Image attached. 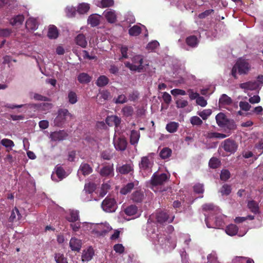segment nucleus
Returning <instances> with one entry per match:
<instances>
[{
    "label": "nucleus",
    "mask_w": 263,
    "mask_h": 263,
    "mask_svg": "<svg viewBox=\"0 0 263 263\" xmlns=\"http://www.w3.org/2000/svg\"><path fill=\"white\" fill-rule=\"evenodd\" d=\"M250 69L251 66L246 60L239 59L232 67L231 74L235 79H237V71L239 74H246L248 73Z\"/></svg>",
    "instance_id": "1"
},
{
    "label": "nucleus",
    "mask_w": 263,
    "mask_h": 263,
    "mask_svg": "<svg viewBox=\"0 0 263 263\" xmlns=\"http://www.w3.org/2000/svg\"><path fill=\"white\" fill-rule=\"evenodd\" d=\"M216 123L220 128L228 129V130H234L236 129V125L233 120L227 118V116L223 112L218 113L215 117Z\"/></svg>",
    "instance_id": "2"
},
{
    "label": "nucleus",
    "mask_w": 263,
    "mask_h": 263,
    "mask_svg": "<svg viewBox=\"0 0 263 263\" xmlns=\"http://www.w3.org/2000/svg\"><path fill=\"white\" fill-rule=\"evenodd\" d=\"M220 147L227 153L228 155L234 154L238 147L237 143L232 138L224 140L221 143Z\"/></svg>",
    "instance_id": "3"
},
{
    "label": "nucleus",
    "mask_w": 263,
    "mask_h": 263,
    "mask_svg": "<svg viewBox=\"0 0 263 263\" xmlns=\"http://www.w3.org/2000/svg\"><path fill=\"white\" fill-rule=\"evenodd\" d=\"M101 207L105 212L112 213L116 211L118 206L114 198L107 196L102 201Z\"/></svg>",
    "instance_id": "4"
},
{
    "label": "nucleus",
    "mask_w": 263,
    "mask_h": 263,
    "mask_svg": "<svg viewBox=\"0 0 263 263\" xmlns=\"http://www.w3.org/2000/svg\"><path fill=\"white\" fill-rule=\"evenodd\" d=\"M168 179V176L165 173L158 174L155 173L152 175L150 180L151 184L152 186L162 185Z\"/></svg>",
    "instance_id": "5"
},
{
    "label": "nucleus",
    "mask_w": 263,
    "mask_h": 263,
    "mask_svg": "<svg viewBox=\"0 0 263 263\" xmlns=\"http://www.w3.org/2000/svg\"><path fill=\"white\" fill-rule=\"evenodd\" d=\"M71 117V114L67 109H60L58 110V115L54 120L55 125L60 126L64 122L66 117Z\"/></svg>",
    "instance_id": "6"
},
{
    "label": "nucleus",
    "mask_w": 263,
    "mask_h": 263,
    "mask_svg": "<svg viewBox=\"0 0 263 263\" xmlns=\"http://www.w3.org/2000/svg\"><path fill=\"white\" fill-rule=\"evenodd\" d=\"M134 60V61H138L139 64L138 65L128 62L126 64V66L131 70L140 72L143 69V66L142 65L143 62V58L139 55L135 57Z\"/></svg>",
    "instance_id": "7"
},
{
    "label": "nucleus",
    "mask_w": 263,
    "mask_h": 263,
    "mask_svg": "<svg viewBox=\"0 0 263 263\" xmlns=\"http://www.w3.org/2000/svg\"><path fill=\"white\" fill-rule=\"evenodd\" d=\"M174 217L170 218L168 214L163 211L157 212L155 215L156 221L160 224H163L166 222L171 223L173 221Z\"/></svg>",
    "instance_id": "8"
},
{
    "label": "nucleus",
    "mask_w": 263,
    "mask_h": 263,
    "mask_svg": "<svg viewBox=\"0 0 263 263\" xmlns=\"http://www.w3.org/2000/svg\"><path fill=\"white\" fill-rule=\"evenodd\" d=\"M67 136L68 135L66 132L63 130H60L59 131L51 133L50 138L52 141H60L64 140Z\"/></svg>",
    "instance_id": "9"
},
{
    "label": "nucleus",
    "mask_w": 263,
    "mask_h": 263,
    "mask_svg": "<svg viewBox=\"0 0 263 263\" xmlns=\"http://www.w3.org/2000/svg\"><path fill=\"white\" fill-rule=\"evenodd\" d=\"M153 163L152 162L148 157L145 156L141 158V161L139 164V167L143 171H150L153 166Z\"/></svg>",
    "instance_id": "10"
},
{
    "label": "nucleus",
    "mask_w": 263,
    "mask_h": 263,
    "mask_svg": "<svg viewBox=\"0 0 263 263\" xmlns=\"http://www.w3.org/2000/svg\"><path fill=\"white\" fill-rule=\"evenodd\" d=\"M99 173L102 177H112L114 175L113 164L103 166L101 168Z\"/></svg>",
    "instance_id": "11"
},
{
    "label": "nucleus",
    "mask_w": 263,
    "mask_h": 263,
    "mask_svg": "<svg viewBox=\"0 0 263 263\" xmlns=\"http://www.w3.org/2000/svg\"><path fill=\"white\" fill-rule=\"evenodd\" d=\"M127 142L124 137H119L114 141V145L117 150L124 151L126 149Z\"/></svg>",
    "instance_id": "12"
},
{
    "label": "nucleus",
    "mask_w": 263,
    "mask_h": 263,
    "mask_svg": "<svg viewBox=\"0 0 263 263\" xmlns=\"http://www.w3.org/2000/svg\"><path fill=\"white\" fill-rule=\"evenodd\" d=\"M103 14L108 22L110 23H114L116 22L117 16L114 10L107 9L104 12Z\"/></svg>",
    "instance_id": "13"
},
{
    "label": "nucleus",
    "mask_w": 263,
    "mask_h": 263,
    "mask_svg": "<svg viewBox=\"0 0 263 263\" xmlns=\"http://www.w3.org/2000/svg\"><path fill=\"white\" fill-rule=\"evenodd\" d=\"M69 246L72 251L79 252L81 250L82 242L80 239L72 237L70 240Z\"/></svg>",
    "instance_id": "14"
},
{
    "label": "nucleus",
    "mask_w": 263,
    "mask_h": 263,
    "mask_svg": "<svg viewBox=\"0 0 263 263\" xmlns=\"http://www.w3.org/2000/svg\"><path fill=\"white\" fill-rule=\"evenodd\" d=\"M116 171L118 173L121 174L125 175L131 172H133V168L130 164H125L121 166H117L116 168Z\"/></svg>",
    "instance_id": "15"
},
{
    "label": "nucleus",
    "mask_w": 263,
    "mask_h": 263,
    "mask_svg": "<svg viewBox=\"0 0 263 263\" xmlns=\"http://www.w3.org/2000/svg\"><path fill=\"white\" fill-rule=\"evenodd\" d=\"M94 255V251L92 248H89L87 250H84L82 255V260L83 261H88L90 260Z\"/></svg>",
    "instance_id": "16"
},
{
    "label": "nucleus",
    "mask_w": 263,
    "mask_h": 263,
    "mask_svg": "<svg viewBox=\"0 0 263 263\" xmlns=\"http://www.w3.org/2000/svg\"><path fill=\"white\" fill-rule=\"evenodd\" d=\"M76 43L82 47V48H85L87 45V42L85 36L82 33L79 34L75 37Z\"/></svg>",
    "instance_id": "17"
},
{
    "label": "nucleus",
    "mask_w": 263,
    "mask_h": 263,
    "mask_svg": "<svg viewBox=\"0 0 263 263\" xmlns=\"http://www.w3.org/2000/svg\"><path fill=\"white\" fill-rule=\"evenodd\" d=\"M47 36L51 39H55L58 37L59 31L55 26L51 25L49 26Z\"/></svg>",
    "instance_id": "18"
},
{
    "label": "nucleus",
    "mask_w": 263,
    "mask_h": 263,
    "mask_svg": "<svg viewBox=\"0 0 263 263\" xmlns=\"http://www.w3.org/2000/svg\"><path fill=\"white\" fill-rule=\"evenodd\" d=\"M100 16L97 14L90 15L87 20L88 24H90L91 27H96L100 24Z\"/></svg>",
    "instance_id": "19"
},
{
    "label": "nucleus",
    "mask_w": 263,
    "mask_h": 263,
    "mask_svg": "<svg viewBox=\"0 0 263 263\" xmlns=\"http://www.w3.org/2000/svg\"><path fill=\"white\" fill-rule=\"evenodd\" d=\"M26 27L29 30H36L38 27L36 20L34 18H28L26 22Z\"/></svg>",
    "instance_id": "20"
},
{
    "label": "nucleus",
    "mask_w": 263,
    "mask_h": 263,
    "mask_svg": "<svg viewBox=\"0 0 263 263\" xmlns=\"http://www.w3.org/2000/svg\"><path fill=\"white\" fill-rule=\"evenodd\" d=\"M254 151L255 153L257 155L255 157V160L258 158V157L260 156L263 153V140H260L254 146Z\"/></svg>",
    "instance_id": "21"
},
{
    "label": "nucleus",
    "mask_w": 263,
    "mask_h": 263,
    "mask_svg": "<svg viewBox=\"0 0 263 263\" xmlns=\"http://www.w3.org/2000/svg\"><path fill=\"white\" fill-rule=\"evenodd\" d=\"M144 195L141 191H136L132 195V199L135 202H141L144 199Z\"/></svg>",
    "instance_id": "22"
},
{
    "label": "nucleus",
    "mask_w": 263,
    "mask_h": 263,
    "mask_svg": "<svg viewBox=\"0 0 263 263\" xmlns=\"http://www.w3.org/2000/svg\"><path fill=\"white\" fill-rule=\"evenodd\" d=\"M140 136V133L138 131L132 130L130 136V143L134 145L137 144L139 141Z\"/></svg>",
    "instance_id": "23"
},
{
    "label": "nucleus",
    "mask_w": 263,
    "mask_h": 263,
    "mask_svg": "<svg viewBox=\"0 0 263 263\" xmlns=\"http://www.w3.org/2000/svg\"><path fill=\"white\" fill-rule=\"evenodd\" d=\"M91 80V77L86 73H81L78 76V81L81 84H87Z\"/></svg>",
    "instance_id": "24"
},
{
    "label": "nucleus",
    "mask_w": 263,
    "mask_h": 263,
    "mask_svg": "<svg viewBox=\"0 0 263 263\" xmlns=\"http://www.w3.org/2000/svg\"><path fill=\"white\" fill-rule=\"evenodd\" d=\"M22 218V215L20 213L18 209L15 207L11 212V215L9 217V220L10 222H13L16 220H20Z\"/></svg>",
    "instance_id": "25"
},
{
    "label": "nucleus",
    "mask_w": 263,
    "mask_h": 263,
    "mask_svg": "<svg viewBox=\"0 0 263 263\" xmlns=\"http://www.w3.org/2000/svg\"><path fill=\"white\" fill-rule=\"evenodd\" d=\"M66 219L70 222H75L79 220V213L78 211L72 210L70 212L69 216H66Z\"/></svg>",
    "instance_id": "26"
},
{
    "label": "nucleus",
    "mask_w": 263,
    "mask_h": 263,
    "mask_svg": "<svg viewBox=\"0 0 263 263\" xmlns=\"http://www.w3.org/2000/svg\"><path fill=\"white\" fill-rule=\"evenodd\" d=\"M238 231V227L234 224H230L226 228V233L230 236L235 235Z\"/></svg>",
    "instance_id": "27"
},
{
    "label": "nucleus",
    "mask_w": 263,
    "mask_h": 263,
    "mask_svg": "<svg viewBox=\"0 0 263 263\" xmlns=\"http://www.w3.org/2000/svg\"><path fill=\"white\" fill-rule=\"evenodd\" d=\"M179 126V124L178 123L172 121L166 124L165 128L170 133H174L177 132Z\"/></svg>",
    "instance_id": "28"
},
{
    "label": "nucleus",
    "mask_w": 263,
    "mask_h": 263,
    "mask_svg": "<svg viewBox=\"0 0 263 263\" xmlns=\"http://www.w3.org/2000/svg\"><path fill=\"white\" fill-rule=\"evenodd\" d=\"M79 171L84 176L88 175L92 173V168L87 163H82L80 166Z\"/></svg>",
    "instance_id": "29"
},
{
    "label": "nucleus",
    "mask_w": 263,
    "mask_h": 263,
    "mask_svg": "<svg viewBox=\"0 0 263 263\" xmlns=\"http://www.w3.org/2000/svg\"><path fill=\"white\" fill-rule=\"evenodd\" d=\"M232 103V99L226 94H222L219 100V105H230Z\"/></svg>",
    "instance_id": "30"
},
{
    "label": "nucleus",
    "mask_w": 263,
    "mask_h": 263,
    "mask_svg": "<svg viewBox=\"0 0 263 263\" xmlns=\"http://www.w3.org/2000/svg\"><path fill=\"white\" fill-rule=\"evenodd\" d=\"M251 212L256 214L259 213V206L258 203L254 200L249 201L247 205Z\"/></svg>",
    "instance_id": "31"
},
{
    "label": "nucleus",
    "mask_w": 263,
    "mask_h": 263,
    "mask_svg": "<svg viewBox=\"0 0 263 263\" xmlns=\"http://www.w3.org/2000/svg\"><path fill=\"white\" fill-rule=\"evenodd\" d=\"M24 21V16L23 15H17L12 18L10 20V24L13 25H21Z\"/></svg>",
    "instance_id": "32"
},
{
    "label": "nucleus",
    "mask_w": 263,
    "mask_h": 263,
    "mask_svg": "<svg viewBox=\"0 0 263 263\" xmlns=\"http://www.w3.org/2000/svg\"><path fill=\"white\" fill-rule=\"evenodd\" d=\"M54 170L55 174L60 180H62L66 177V173L61 166L57 165Z\"/></svg>",
    "instance_id": "33"
},
{
    "label": "nucleus",
    "mask_w": 263,
    "mask_h": 263,
    "mask_svg": "<svg viewBox=\"0 0 263 263\" xmlns=\"http://www.w3.org/2000/svg\"><path fill=\"white\" fill-rule=\"evenodd\" d=\"M186 43L192 47H195L198 44V39L195 35H191L186 37Z\"/></svg>",
    "instance_id": "34"
},
{
    "label": "nucleus",
    "mask_w": 263,
    "mask_h": 263,
    "mask_svg": "<svg viewBox=\"0 0 263 263\" xmlns=\"http://www.w3.org/2000/svg\"><path fill=\"white\" fill-rule=\"evenodd\" d=\"M109 82L108 78L105 76H100L96 82V84L99 87H104L106 86Z\"/></svg>",
    "instance_id": "35"
},
{
    "label": "nucleus",
    "mask_w": 263,
    "mask_h": 263,
    "mask_svg": "<svg viewBox=\"0 0 263 263\" xmlns=\"http://www.w3.org/2000/svg\"><path fill=\"white\" fill-rule=\"evenodd\" d=\"M172 153V151L168 147L163 148L160 152V157L162 159H165L171 157Z\"/></svg>",
    "instance_id": "36"
},
{
    "label": "nucleus",
    "mask_w": 263,
    "mask_h": 263,
    "mask_svg": "<svg viewBox=\"0 0 263 263\" xmlns=\"http://www.w3.org/2000/svg\"><path fill=\"white\" fill-rule=\"evenodd\" d=\"M90 9L89 5L87 3H83L79 5L77 11L80 14H85L87 13Z\"/></svg>",
    "instance_id": "37"
},
{
    "label": "nucleus",
    "mask_w": 263,
    "mask_h": 263,
    "mask_svg": "<svg viewBox=\"0 0 263 263\" xmlns=\"http://www.w3.org/2000/svg\"><path fill=\"white\" fill-rule=\"evenodd\" d=\"M122 112L126 117H131L134 113V108L132 106L126 105L122 109Z\"/></svg>",
    "instance_id": "38"
},
{
    "label": "nucleus",
    "mask_w": 263,
    "mask_h": 263,
    "mask_svg": "<svg viewBox=\"0 0 263 263\" xmlns=\"http://www.w3.org/2000/svg\"><path fill=\"white\" fill-rule=\"evenodd\" d=\"M141 32V28L138 25H134L128 30V33L131 36H138Z\"/></svg>",
    "instance_id": "39"
},
{
    "label": "nucleus",
    "mask_w": 263,
    "mask_h": 263,
    "mask_svg": "<svg viewBox=\"0 0 263 263\" xmlns=\"http://www.w3.org/2000/svg\"><path fill=\"white\" fill-rule=\"evenodd\" d=\"M137 210L138 208L137 206L130 205L124 210V212L128 216H133L137 213Z\"/></svg>",
    "instance_id": "40"
},
{
    "label": "nucleus",
    "mask_w": 263,
    "mask_h": 263,
    "mask_svg": "<svg viewBox=\"0 0 263 263\" xmlns=\"http://www.w3.org/2000/svg\"><path fill=\"white\" fill-rule=\"evenodd\" d=\"M134 187V184L133 182L127 183L126 185L123 187L120 190V193L123 195H126Z\"/></svg>",
    "instance_id": "41"
},
{
    "label": "nucleus",
    "mask_w": 263,
    "mask_h": 263,
    "mask_svg": "<svg viewBox=\"0 0 263 263\" xmlns=\"http://www.w3.org/2000/svg\"><path fill=\"white\" fill-rule=\"evenodd\" d=\"M220 165V161L216 157H212L209 161V165L212 168H217Z\"/></svg>",
    "instance_id": "42"
},
{
    "label": "nucleus",
    "mask_w": 263,
    "mask_h": 263,
    "mask_svg": "<svg viewBox=\"0 0 263 263\" xmlns=\"http://www.w3.org/2000/svg\"><path fill=\"white\" fill-rule=\"evenodd\" d=\"M68 101L70 104H74L78 101L77 94L73 91H70L68 94Z\"/></svg>",
    "instance_id": "43"
},
{
    "label": "nucleus",
    "mask_w": 263,
    "mask_h": 263,
    "mask_svg": "<svg viewBox=\"0 0 263 263\" xmlns=\"http://www.w3.org/2000/svg\"><path fill=\"white\" fill-rule=\"evenodd\" d=\"M54 259L57 263H68L67 258L64 257L63 254L55 253Z\"/></svg>",
    "instance_id": "44"
},
{
    "label": "nucleus",
    "mask_w": 263,
    "mask_h": 263,
    "mask_svg": "<svg viewBox=\"0 0 263 263\" xmlns=\"http://www.w3.org/2000/svg\"><path fill=\"white\" fill-rule=\"evenodd\" d=\"M1 143L6 148H10V149L14 146V143L12 140L6 138L2 140Z\"/></svg>",
    "instance_id": "45"
},
{
    "label": "nucleus",
    "mask_w": 263,
    "mask_h": 263,
    "mask_svg": "<svg viewBox=\"0 0 263 263\" xmlns=\"http://www.w3.org/2000/svg\"><path fill=\"white\" fill-rule=\"evenodd\" d=\"M128 100L125 95H120L117 98L114 99V102L116 104H124L127 102Z\"/></svg>",
    "instance_id": "46"
},
{
    "label": "nucleus",
    "mask_w": 263,
    "mask_h": 263,
    "mask_svg": "<svg viewBox=\"0 0 263 263\" xmlns=\"http://www.w3.org/2000/svg\"><path fill=\"white\" fill-rule=\"evenodd\" d=\"M231 187L230 185L224 184L220 190V193L222 195H229L231 192Z\"/></svg>",
    "instance_id": "47"
},
{
    "label": "nucleus",
    "mask_w": 263,
    "mask_h": 263,
    "mask_svg": "<svg viewBox=\"0 0 263 263\" xmlns=\"http://www.w3.org/2000/svg\"><path fill=\"white\" fill-rule=\"evenodd\" d=\"M193 190L197 194H203L204 191L203 184L200 183H196L193 186Z\"/></svg>",
    "instance_id": "48"
},
{
    "label": "nucleus",
    "mask_w": 263,
    "mask_h": 263,
    "mask_svg": "<svg viewBox=\"0 0 263 263\" xmlns=\"http://www.w3.org/2000/svg\"><path fill=\"white\" fill-rule=\"evenodd\" d=\"M77 10L73 7H67L66 9V15L69 17H74L76 14Z\"/></svg>",
    "instance_id": "49"
},
{
    "label": "nucleus",
    "mask_w": 263,
    "mask_h": 263,
    "mask_svg": "<svg viewBox=\"0 0 263 263\" xmlns=\"http://www.w3.org/2000/svg\"><path fill=\"white\" fill-rule=\"evenodd\" d=\"M190 122L193 125L200 126L203 123L202 120L197 116L192 117Z\"/></svg>",
    "instance_id": "50"
},
{
    "label": "nucleus",
    "mask_w": 263,
    "mask_h": 263,
    "mask_svg": "<svg viewBox=\"0 0 263 263\" xmlns=\"http://www.w3.org/2000/svg\"><path fill=\"white\" fill-rule=\"evenodd\" d=\"M159 46V43L157 41H153L149 42L146 46V49L148 50L153 51Z\"/></svg>",
    "instance_id": "51"
},
{
    "label": "nucleus",
    "mask_w": 263,
    "mask_h": 263,
    "mask_svg": "<svg viewBox=\"0 0 263 263\" xmlns=\"http://www.w3.org/2000/svg\"><path fill=\"white\" fill-rule=\"evenodd\" d=\"M212 111L211 109H204L199 112L198 114L204 120H206L211 115Z\"/></svg>",
    "instance_id": "52"
},
{
    "label": "nucleus",
    "mask_w": 263,
    "mask_h": 263,
    "mask_svg": "<svg viewBox=\"0 0 263 263\" xmlns=\"http://www.w3.org/2000/svg\"><path fill=\"white\" fill-rule=\"evenodd\" d=\"M95 190V186L93 183H88L85 184L84 186V191L88 194L92 193Z\"/></svg>",
    "instance_id": "53"
},
{
    "label": "nucleus",
    "mask_w": 263,
    "mask_h": 263,
    "mask_svg": "<svg viewBox=\"0 0 263 263\" xmlns=\"http://www.w3.org/2000/svg\"><path fill=\"white\" fill-rule=\"evenodd\" d=\"M220 179L223 181H227L230 177V173L228 170H223L221 172Z\"/></svg>",
    "instance_id": "54"
},
{
    "label": "nucleus",
    "mask_w": 263,
    "mask_h": 263,
    "mask_svg": "<svg viewBox=\"0 0 263 263\" xmlns=\"http://www.w3.org/2000/svg\"><path fill=\"white\" fill-rule=\"evenodd\" d=\"M139 97V93L137 90L133 91L128 95V100L130 101H137Z\"/></svg>",
    "instance_id": "55"
},
{
    "label": "nucleus",
    "mask_w": 263,
    "mask_h": 263,
    "mask_svg": "<svg viewBox=\"0 0 263 263\" xmlns=\"http://www.w3.org/2000/svg\"><path fill=\"white\" fill-rule=\"evenodd\" d=\"M224 132L226 134L216 133V139H224L232 134L231 130H228V129H224Z\"/></svg>",
    "instance_id": "56"
},
{
    "label": "nucleus",
    "mask_w": 263,
    "mask_h": 263,
    "mask_svg": "<svg viewBox=\"0 0 263 263\" xmlns=\"http://www.w3.org/2000/svg\"><path fill=\"white\" fill-rule=\"evenodd\" d=\"M239 107L243 111H249L251 107V105L247 102L240 101L239 102Z\"/></svg>",
    "instance_id": "57"
},
{
    "label": "nucleus",
    "mask_w": 263,
    "mask_h": 263,
    "mask_svg": "<svg viewBox=\"0 0 263 263\" xmlns=\"http://www.w3.org/2000/svg\"><path fill=\"white\" fill-rule=\"evenodd\" d=\"M12 31L10 29H0V37H6L10 36Z\"/></svg>",
    "instance_id": "58"
},
{
    "label": "nucleus",
    "mask_w": 263,
    "mask_h": 263,
    "mask_svg": "<svg viewBox=\"0 0 263 263\" xmlns=\"http://www.w3.org/2000/svg\"><path fill=\"white\" fill-rule=\"evenodd\" d=\"M176 107L177 108H184L188 105V102L185 100H178L176 102Z\"/></svg>",
    "instance_id": "59"
},
{
    "label": "nucleus",
    "mask_w": 263,
    "mask_h": 263,
    "mask_svg": "<svg viewBox=\"0 0 263 263\" xmlns=\"http://www.w3.org/2000/svg\"><path fill=\"white\" fill-rule=\"evenodd\" d=\"M101 4L103 8L109 7L114 5V0H102Z\"/></svg>",
    "instance_id": "60"
},
{
    "label": "nucleus",
    "mask_w": 263,
    "mask_h": 263,
    "mask_svg": "<svg viewBox=\"0 0 263 263\" xmlns=\"http://www.w3.org/2000/svg\"><path fill=\"white\" fill-rule=\"evenodd\" d=\"M214 10L213 9H209L204 11V12L200 13L198 15V17L201 19L205 18L206 17L210 15L211 13H213Z\"/></svg>",
    "instance_id": "61"
},
{
    "label": "nucleus",
    "mask_w": 263,
    "mask_h": 263,
    "mask_svg": "<svg viewBox=\"0 0 263 263\" xmlns=\"http://www.w3.org/2000/svg\"><path fill=\"white\" fill-rule=\"evenodd\" d=\"M171 93L173 96H177V95L184 96V95H186V92L185 90H182V89H177V88L172 89L171 91Z\"/></svg>",
    "instance_id": "62"
},
{
    "label": "nucleus",
    "mask_w": 263,
    "mask_h": 263,
    "mask_svg": "<svg viewBox=\"0 0 263 263\" xmlns=\"http://www.w3.org/2000/svg\"><path fill=\"white\" fill-rule=\"evenodd\" d=\"M114 250L120 254L123 253L124 251V247L122 244L118 243L116 244L114 246Z\"/></svg>",
    "instance_id": "63"
},
{
    "label": "nucleus",
    "mask_w": 263,
    "mask_h": 263,
    "mask_svg": "<svg viewBox=\"0 0 263 263\" xmlns=\"http://www.w3.org/2000/svg\"><path fill=\"white\" fill-rule=\"evenodd\" d=\"M162 99L164 102L167 104H169L172 101L171 96L166 92H163L162 95Z\"/></svg>",
    "instance_id": "64"
}]
</instances>
